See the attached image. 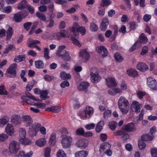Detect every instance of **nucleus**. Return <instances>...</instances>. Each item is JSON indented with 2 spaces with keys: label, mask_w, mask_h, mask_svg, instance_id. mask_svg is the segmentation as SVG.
I'll list each match as a JSON object with an SVG mask.
<instances>
[{
  "label": "nucleus",
  "mask_w": 157,
  "mask_h": 157,
  "mask_svg": "<svg viewBox=\"0 0 157 157\" xmlns=\"http://www.w3.org/2000/svg\"><path fill=\"white\" fill-rule=\"evenodd\" d=\"M22 121L26 127L30 126L32 124L33 120L31 117L28 115H25L22 117Z\"/></svg>",
  "instance_id": "9b49d317"
},
{
  "label": "nucleus",
  "mask_w": 157,
  "mask_h": 157,
  "mask_svg": "<svg viewBox=\"0 0 157 157\" xmlns=\"http://www.w3.org/2000/svg\"><path fill=\"white\" fill-rule=\"evenodd\" d=\"M60 77L62 79L67 80L71 78V75L70 74H67L64 71H62L60 74Z\"/></svg>",
  "instance_id": "72a5a7b5"
},
{
  "label": "nucleus",
  "mask_w": 157,
  "mask_h": 157,
  "mask_svg": "<svg viewBox=\"0 0 157 157\" xmlns=\"http://www.w3.org/2000/svg\"><path fill=\"white\" fill-rule=\"evenodd\" d=\"M111 114V111L110 110L107 109L103 113V117L104 118L107 119L109 117Z\"/></svg>",
  "instance_id": "0e129e2a"
},
{
  "label": "nucleus",
  "mask_w": 157,
  "mask_h": 157,
  "mask_svg": "<svg viewBox=\"0 0 157 157\" xmlns=\"http://www.w3.org/2000/svg\"><path fill=\"white\" fill-rule=\"evenodd\" d=\"M11 121L12 123L14 125L19 124L21 123V117L18 114L13 115L11 117Z\"/></svg>",
  "instance_id": "4468645a"
},
{
  "label": "nucleus",
  "mask_w": 157,
  "mask_h": 157,
  "mask_svg": "<svg viewBox=\"0 0 157 157\" xmlns=\"http://www.w3.org/2000/svg\"><path fill=\"white\" fill-rule=\"evenodd\" d=\"M38 25V22H35L33 23V25L32 26L30 31L29 32V34L30 35L32 34L34 32V30L37 27Z\"/></svg>",
  "instance_id": "bf43d9fd"
},
{
  "label": "nucleus",
  "mask_w": 157,
  "mask_h": 157,
  "mask_svg": "<svg viewBox=\"0 0 157 157\" xmlns=\"http://www.w3.org/2000/svg\"><path fill=\"white\" fill-rule=\"evenodd\" d=\"M8 94L7 91L5 90L4 85L0 86V94L7 95Z\"/></svg>",
  "instance_id": "13d9d810"
},
{
  "label": "nucleus",
  "mask_w": 157,
  "mask_h": 157,
  "mask_svg": "<svg viewBox=\"0 0 157 157\" xmlns=\"http://www.w3.org/2000/svg\"><path fill=\"white\" fill-rule=\"evenodd\" d=\"M104 125V122L103 120H101L97 124L95 130L97 132H100L102 130Z\"/></svg>",
  "instance_id": "cd10ccee"
},
{
  "label": "nucleus",
  "mask_w": 157,
  "mask_h": 157,
  "mask_svg": "<svg viewBox=\"0 0 157 157\" xmlns=\"http://www.w3.org/2000/svg\"><path fill=\"white\" fill-rule=\"evenodd\" d=\"M79 55L85 62H86L90 57L89 52L85 49H82L80 51Z\"/></svg>",
  "instance_id": "f8f14e48"
},
{
  "label": "nucleus",
  "mask_w": 157,
  "mask_h": 157,
  "mask_svg": "<svg viewBox=\"0 0 157 157\" xmlns=\"http://www.w3.org/2000/svg\"><path fill=\"white\" fill-rule=\"evenodd\" d=\"M61 137L62 138L61 143L63 147L67 148L70 147L72 141V138L64 135H61Z\"/></svg>",
  "instance_id": "20e7f679"
},
{
  "label": "nucleus",
  "mask_w": 157,
  "mask_h": 157,
  "mask_svg": "<svg viewBox=\"0 0 157 157\" xmlns=\"http://www.w3.org/2000/svg\"><path fill=\"white\" fill-rule=\"evenodd\" d=\"M121 129L128 132H133L136 130L135 125L133 122L129 123L127 124L124 125Z\"/></svg>",
  "instance_id": "9d476101"
},
{
  "label": "nucleus",
  "mask_w": 157,
  "mask_h": 157,
  "mask_svg": "<svg viewBox=\"0 0 157 157\" xmlns=\"http://www.w3.org/2000/svg\"><path fill=\"white\" fill-rule=\"evenodd\" d=\"M27 1H21L17 6V8L21 10L27 7Z\"/></svg>",
  "instance_id": "58836bf2"
},
{
  "label": "nucleus",
  "mask_w": 157,
  "mask_h": 157,
  "mask_svg": "<svg viewBox=\"0 0 157 157\" xmlns=\"http://www.w3.org/2000/svg\"><path fill=\"white\" fill-rule=\"evenodd\" d=\"M41 126V124L35 122L29 128L28 132L30 136L31 137L36 136Z\"/></svg>",
  "instance_id": "7ed1b4c3"
},
{
  "label": "nucleus",
  "mask_w": 157,
  "mask_h": 157,
  "mask_svg": "<svg viewBox=\"0 0 157 157\" xmlns=\"http://www.w3.org/2000/svg\"><path fill=\"white\" fill-rule=\"evenodd\" d=\"M141 107L142 106L141 105L139 104V103L136 101L133 102L131 106V107L132 111H135L136 113H139L140 112Z\"/></svg>",
  "instance_id": "a211bd4d"
},
{
  "label": "nucleus",
  "mask_w": 157,
  "mask_h": 157,
  "mask_svg": "<svg viewBox=\"0 0 157 157\" xmlns=\"http://www.w3.org/2000/svg\"><path fill=\"white\" fill-rule=\"evenodd\" d=\"M117 125V123L114 121L110 122L109 123V126L111 129L114 130L115 129Z\"/></svg>",
  "instance_id": "a18cd8bd"
},
{
  "label": "nucleus",
  "mask_w": 157,
  "mask_h": 157,
  "mask_svg": "<svg viewBox=\"0 0 157 157\" xmlns=\"http://www.w3.org/2000/svg\"><path fill=\"white\" fill-rule=\"evenodd\" d=\"M115 59L118 62H121L123 60V58L120 54L117 52L115 53L114 56Z\"/></svg>",
  "instance_id": "a19ab883"
},
{
  "label": "nucleus",
  "mask_w": 157,
  "mask_h": 157,
  "mask_svg": "<svg viewBox=\"0 0 157 157\" xmlns=\"http://www.w3.org/2000/svg\"><path fill=\"white\" fill-rule=\"evenodd\" d=\"M51 148L49 147H46L44 150L45 157H50V152Z\"/></svg>",
  "instance_id": "e2e57ef3"
},
{
  "label": "nucleus",
  "mask_w": 157,
  "mask_h": 157,
  "mask_svg": "<svg viewBox=\"0 0 157 157\" xmlns=\"http://www.w3.org/2000/svg\"><path fill=\"white\" fill-rule=\"evenodd\" d=\"M151 152L152 157H157V148H152L151 149Z\"/></svg>",
  "instance_id": "774afa93"
},
{
  "label": "nucleus",
  "mask_w": 157,
  "mask_h": 157,
  "mask_svg": "<svg viewBox=\"0 0 157 157\" xmlns=\"http://www.w3.org/2000/svg\"><path fill=\"white\" fill-rule=\"evenodd\" d=\"M50 1H40V3L41 4H48V7L49 12L52 13L54 10V6L53 3L50 2Z\"/></svg>",
  "instance_id": "b1692460"
},
{
  "label": "nucleus",
  "mask_w": 157,
  "mask_h": 157,
  "mask_svg": "<svg viewBox=\"0 0 157 157\" xmlns=\"http://www.w3.org/2000/svg\"><path fill=\"white\" fill-rule=\"evenodd\" d=\"M48 92L47 90H43L41 91L40 94V97L42 100H46L47 98H49L48 95Z\"/></svg>",
  "instance_id": "e433bc0d"
},
{
  "label": "nucleus",
  "mask_w": 157,
  "mask_h": 157,
  "mask_svg": "<svg viewBox=\"0 0 157 157\" xmlns=\"http://www.w3.org/2000/svg\"><path fill=\"white\" fill-rule=\"evenodd\" d=\"M137 69L140 71L144 72L147 71L148 69V67L145 63L140 62L136 65Z\"/></svg>",
  "instance_id": "412c9836"
},
{
  "label": "nucleus",
  "mask_w": 157,
  "mask_h": 157,
  "mask_svg": "<svg viewBox=\"0 0 157 157\" xmlns=\"http://www.w3.org/2000/svg\"><path fill=\"white\" fill-rule=\"evenodd\" d=\"M129 135L126 132L123 134V135L121 137V139L122 140V141L123 143L127 142V140L129 138Z\"/></svg>",
  "instance_id": "49530a36"
},
{
  "label": "nucleus",
  "mask_w": 157,
  "mask_h": 157,
  "mask_svg": "<svg viewBox=\"0 0 157 157\" xmlns=\"http://www.w3.org/2000/svg\"><path fill=\"white\" fill-rule=\"evenodd\" d=\"M84 111L86 115V118H90L94 113V109L90 106L86 107L84 109Z\"/></svg>",
  "instance_id": "f3484780"
},
{
  "label": "nucleus",
  "mask_w": 157,
  "mask_h": 157,
  "mask_svg": "<svg viewBox=\"0 0 157 157\" xmlns=\"http://www.w3.org/2000/svg\"><path fill=\"white\" fill-rule=\"evenodd\" d=\"M118 106L121 111L123 114H127L128 111L129 103L128 100L124 97H121L118 102Z\"/></svg>",
  "instance_id": "f257e3e1"
},
{
  "label": "nucleus",
  "mask_w": 157,
  "mask_h": 157,
  "mask_svg": "<svg viewBox=\"0 0 157 157\" xmlns=\"http://www.w3.org/2000/svg\"><path fill=\"white\" fill-rule=\"evenodd\" d=\"M33 154L32 151L28 152L26 154L22 151H20L17 155V157H31Z\"/></svg>",
  "instance_id": "2f4dec72"
},
{
  "label": "nucleus",
  "mask_w": 157,
  "mask_h": 157,
  "mask_svg": "<svg viewBox=\"0 0 157 157\" xmlns=\"http://www.w3.org/2000/svg\"><path fill=\"white\" fill-rule=\"evenodd\" d=\"M71 40L72 41V43L75 45L80 47L81 46V45L79 41L76 39L74 37H71Z\"/></svg>",
  "instance_id": "6e6d98bb"
},
{
  "label": "nucleus",
  "mask_w": 157,
  "mask_h": 157,
  "mask_svg": "<svg viewBox=\"0 0 157 157\" xmlns=\"http://www.w3.org/2000/svg\"><path fill=\"white\" fill-rule=\"evenodd\" d=\"M90 29L93 32L96 31L98 29V27L94 22H91L90 24Z\"/></svg>",
  "instance_id": "864d4df0"
},
{
  "label": "nucleus",
  "mask_w": 157,
  "mask_h": 157,
  "mask_svg": "<svg viewBox=\"0 0 157 157\" xmlns=\"http://www.w3.org/2000/svg\"><path fill=\"white\" fill-rule=\"evenodd\" d=\"M5 131L6 133L9 136L12 135L14 133V130L13 125L8 124L5 128Z\"/></svg>",
  "instance_id": "a878e982"
},
{
  "label": "nucleus",
  "mask_w": 157,
  "mask_h": 157,
  "mask_svg": "<svg viewBox=\"0 0 157 157\" xmlns=\"http://www.w3.org/2000/svg\"><path fill=\"white\" fill-rule=\"evenodd\" d=\"M40 43V41L38 40H32L30 41L28 44V46L30 48H33L36 44Z\"/></svg>",
  "instance_id": "37998d69"
},
{
  "label": "nucleus",
  "mask_w": 157,
  "mask_h": 157,
  "mask_svg": "<svg viewBox=\"0 0 157 157\" xmlns=\"http://www.w3.org/2000/svg\"><path fill=\"white\" fill-rule=\"evenodd\" d=\"M107 147H108V148L111 147L110 144L108 143H105L101 144L99 148V151L100 154H102L103 152H104L105 150L107 149Z\"/></svg>",
  "instance_id": "bb28decb"
},
{
  "label": "nucleus",
  "mask_w": 157,
  "mask_h": 157,
  "mask_svg": "<svg viewBox=\"0 0 157 157\" xmlns=\"http://www.w3.org/2000/svg\"><path fill=\"white\" fill-rule=\"evenodd\" d=\"M138 25L135 21L131 22L130 23V30H134L137 27Z\"/></svg>",
  "instance_id": "69168bd1"
},
{
  "label": "nucleus",
  "mask_w": 157,
  "mask_h": 157,
  "mask_svg": "<svg viewBox=\"0 0 157 157\" xmlns=\"http://www.w3.org/2000/svg\"><path fill=\"white\" fill-rule=\"evenodd\" d=\"M25 58V55H20L16 56L14 59V61L16 62L19 63L23 61Z\"/></svg>",
  "instance_id": "4c0bfd02"
},
{
  "label": "nucleus",
  "mask_w": 157,
  "mask_h": 157,
  "mask_svg": "<svg viewBox=\"0 0 157 157\" xmlns=\"http://www.w3.org/2000/svg\"><path fill=\"white\" fill-rule=\"evenodd\" d=\"M87 141L84 139H79L76 143V146L81 149H84L87 146Z\"/></svg>",
  "instance_id": "ddd939ff"
},
{
  "label": "nucleus",
  "mask_w": 157,
  "mask_h": 157,
  "mask_svg": "<svg viewBox=\"0 0 157 157\" xmlns=\"http://www.w3.org/2000/svg\"><path fill=\"white\" fill-rule=\"evenodd\" d=\"M32 25V23L30 22H27L24 23L23 24L24 29L27 31L29 30Z\"/></svg>",
  "instance_id": "680f3d73"
},
{
  "label": "nucleus",
  "mask_w": 157,
  "mask_h": 157,
  "mask_svg": "<svg viewBox=\"0 0 157 157\" xmlns=\"http://www.w3.org/2000/svg\"><path fill=\"white\" fill-rule=\"evenodd\" d=\"M35 65L36 68L39 69L43 68L44 66L43 62L39 60L35 62Z\"/></svg>",
  "instance_id": "ea45409f"
},
{
  "label": "nucleus",
  "mask_w": 157,
  "mask_h": 157,
  "mask_svg": "<svg viewBox=\"0 0 157 157\" xmlns=\"http://www.w3.org/2000/svg\"><path fill=\"white\" fill-rule=\"evenodd\" d=\"M67 35H68L67 31L62 30L59 32L54 33L52 36L53 39L60 40L62 37H65Z\"/></svg>",
  "instance_id": "0eeeda50"
},
{
  "label": "nucleus",
  "mask_w": 157,
  "mask_h": 157,
  "mask_svg": "<svg viewBox=\"0 0 157 157\" xmlns=\"http://www.w3.org/2000/svg\"><path fill=\"white\" fill-rule=\"evenodd\" d=\"M138 41H136L133 45V46L129 49V51L131 52L134 51L136 49L139 48H140V46L139 44H138Z\"/></svg>",
  "instance_id": "8fccbe9b"
},
{
  "label": "nucleus",
  "mask_w": 157,
  "mask_h": 157,
  "mask_svg": "<svg viewBox=\"0 0 157 157\" xmlns=\"http://www.w3.org/2000/svg\"><path fill=\"white\" fill-rule=\"evenodd\" d=\"M125 132L124 130H119L113 133V135L115 136H122Z\"/></svg>",
  "instance_id": "603ef678"
},
{
  "label": "nucleus",
  "mask_w": 157,
  "mask_h": 157,
  "mask_svg": "<svg viewBox=\"0 0 157 157\" xmlns=\"http://www.w3.org/2000/svg\"><path fill=\"white\" fill-rule=\"evenodd\" d=\"M36 16L40 20L44 21L46 20V17L44 14H42L39 12H36Z\"/></svg>",
  "instance_id": "3c124183"
},
{
  "label": "nucleus",
  "mask_w": 157,
  "mask_h": 157,
  "mask_svg": "<svg viewBox=\"0 0 157 157\" xmlns=\"http://www.w3.org/2000/svg\"><path fill=\"white\" fill-rule=\"evenodd\" d=\"M19 142L21 144L24 145H29L31 143V140L28 138H20Z\"/></svg>",
  "instance_id": "79ce46f5"
},
{
  "label": "nucleus",
  "mask_w": 157,
  "mask_h": 157,
  "mask_svg": "<svg viewBox=\"0 0 157 157\" xmlns=\"http://www.w3.org/2000/svg\"><path fill=\"white\" fill-rule=\"evenodd\" d=\"M88 154L87 151H82L77 152L75 154V157H86Z\"/></svg>",
  "instance_id": "f704fd0d"
},
{
  "label": "nucleus",
  "mask_w": 157,
  "mask_h": 157,
  "mask_svg": "<svg viewBox=\"0 0 157 157\" xmlns=\"http://www.w3.org/2000/svg\"><path fill=\"white\" fill-rule=\"evenodd\" d=\"M13 33L12 28L11 26H9L8 28L7 29L6 36V40H9L10 39L13 35Z\"/></svg>",
  "instance_id": "c85d7f7f"
},
{
  "label": "nucleus",
  "mask_w": 157,
  "mask_h": 157,
  "mask_svg": "<svg viewBox=\"0 0 157 157\" xmlns=\"http://www.w3.org/2000/svg\"><path fill=\"white\" fill-rule=\"evenodd\" d=\"M89 86V83L87 82H82L78 86V89L79 90L87 91V88Z\"/></svg>",
  "instance_id": "aec40b11"
},
{
  "label": "nucleus",
  "mask_w": 157,
  "mask_h": 157,
  "mask_svg": "<svg viewBox=\"0 0 157 157\" xmlns=\"http://www.w3.org/2000/svg\"><path fill=\"white\" fill-rule=\"evenodd\" d=\"M56 142V135L55 133H53L50 136L49 143L50 145L54 146L55 145Z\"/></svg>",
  "instance_id": "7c9ffc66"
},
{
  "label": "nucleus",
  "mask_w": 157,
  "mask_h": 157,
  "mask_svg": "<svg viewBox=\"0 0 157 157\" xmlns=\"http://www.w3.org/2000/svg\"><path fill=\"white\" fill-rule=\"evenodd\" d=\"M147 84L149 87L153 90L157 89V82L152 78L149 77L147 78Z\"/></svg>",
  "instance_id": "6e6552de"
},
{
  "label": "nucleus",
  "mask_w": 157,
  "mask_h": 157,
  "mask_svg": "<svg viewBox=\"0 0 157 157\" xmlns=\"http://www.w3.org/2000/svg\"><path fill=\"white\" fill-rule=\"evenodd\" d=\"M74 101L75 103L73 104V106L75 109H78L80 107V104L78 99H74Z\"/></svg>",
  "instance_id": "5fc2aeb1"
},
{
  "label": "nucleus",
  "mask_w": 157,
  "mask_h": 157,
  "mask_svg": "<svg viewBox=\"0 0 157 157\" xmlns=\"http://www.w3.org/2000/svg\"><path fill=\"white\" fill-rule=\"evenodd\" d=\"M17 67V64L15 63L10 65L6 70V72L9 74V75H6V76L11 78H14L16 77L17 74L16 69Z\"/></svg>",
  "instance_id": "f03ea898"
},
{
  "label": "nucleus",
  "mask_w": 157,
  "mask_h": 157,
  "mask_svg": "<svg viewBox=\"0 0 157 157\" xmlns=\"http://www.w3.org/2000/svg\"><path fill=\"white\" fill-rule=\"evenodd\" d=\"M127 73L128 75L131 77H136L138 75L137 71L133 69L127 70Z\"/></svg>",
  "instance_id": "c9c22d12"
},
{
  "label": "nucleus",
  "mask_w": 157,
  "mask_h": 157,
  "mask_svg": "<svg viewBox=\"0 0 157 157\" xmlns=\"http://www.w3.org/2000/svg\"><path fill=\"white\" fill-rule=\"evenodd\" d=\"M36 82L33 80L29 84H28L26 86V89L28 91H30L33 88L34 85L36 84Z\"/></svg>",
  "instance_id": "de8ad7c7"
},
{
  "label": "nucleus",
  "mask_w": 157,
  "mask_h": 157,
  "mask_svg": "<svg viewBox=\"0 0 157 157\" xmlns=\"http://www.w3.org/2000/svg\"><path fill=\"white\" fill-rule=\"evenodd\" d=\"M46 143V141L44 139H40L37 140L36 142V144L40 147L44 146Z\"/></svg>",
  "instance_id": "c03bdc74"
},
{
  "label": "nucleus",
  "mask_w": 157,
  "mask_h": 157,
  "mask_svg": "<svg viewBox=\"0 0 157 157\" xmlns=\"http://www.w3.org/2000/svg\"><path fill=\"white\" fill-rule=\"evenodd\" d=\"M109 24V21L106 17H104L101 21L100 25V29L101 30L105 31L107 28Z\"/></svg>",
  "instance_id": "2eb2a0df"
},
{
  "label": "nucleus",
  "mask_w": 157,
  "mask_h": 157,
  "mask_svg": "<svg viewBox=\"0 0 157 157\" xmlns=\"http://www.w3.org/2000/svg\"><path fill=\"white\" fill-rule=\"evenodd\" d=\"M156 131L155 127V126L152 127L150 130V133H148L142 135L141 136V139L145 141L151 140L154 137L153 134L155 133Z\"/></svg>",
  "instance_id": "39448f33"
},
{
  "label": "nucleus",
  "mask_w": 157,
  "mask_h": 157,
  "mask_svg": "<svg viewBox=\"0 0 157 157\" xmlns=\"http://www.w3.org/2000/svg\"><path fill=\"white\" fill-rule=\"evenodd\" d=\"M15 46L13 44H9L8 46L5 48V51L2 53V56H5V54H8L10 51H14L16 50Z\"/></svg>",
  "instance_id": "393cba45"
},
{
  "label": "nucleus",
  "mask_w": 157,
  "mask_h": 157,
  "mask_svg": "<svg viewBox=\"0 0 157 157\" xmlns=\"http://www.w3.org/2000/svg\"><path fill=\"white\" fill-rule=\"evenodd\" d=\"M20 148L19 143L15 141H13L9 144V150L12 154H16Z\"/></svg>",
  "instance_id": "423d86ee"
},
{
  "label": "nucleus",
  "mask_w": 157,
  "mask_h": 157,
  "mask_svg": "<svg viewBox=\"0 0 157 157\" xmlns=\"http://www.w3.org/2000/svg\"><path fill=\"white\" fill-rule=\"evenodd\" d=\"M56 54L58 56H60L64 60L70 61L71 60L69 52L65 50L57 52Z\"/></svg>",
  "instance_id": "1a4fd4ad"
},
{
  "label": "nucleus",
  "mask_w": 157,
  "mask_h": 157,
  "mask_svg": "<svg viewBox=\"0 0 157 157\" xmlns=\"http://www.w3.org/2000/svg\"><path fill=\"white\" fill-rule=\"evenodd\" d=\"M139 42L138 44L141 46V44H145L148 41V39L147 37L145 36L144 34L143 33H141L139 37V40L137 41Z\"/></svg>",
  "instance_id": "5701e85b"
},
{
  "label": "nucleus",
  "mask_w": 157,
  "mask_h": 157,
  "mask_svg": "<svg viewBox=\"0 0 157 157\" xmlns=\"http://www.w3.org/2000/svg\"><path fill=\"white\" fill-rule=\"evenodd\" d=\"M22 20V18L20 13L18 12L14 14L13 20L16 23L21 22Z\"/></svg>",
  "instance_id": "473e14b6"
},
{
  "label": "nucleus",
  "mask_w": 157,
  "mask_h": 157,
  "mask_svg": "<svg viewBox=\"0 0 157 157\" xmlns=\"http://www.w3.org/2000/svg\"><path fill=\"white\" fill-rule=\"evenodd\" d=\"M98 52L101 54L104 57L107 56L108 53L106 48L103 46H101L98 47Z\"/></svg>",
  "instance_id": "4be33fe9"
},
{
  "label": "nucleus",
  "mask_w": 157,
  "mask_h": 157,
  "mask_svg": "<svg viewBox=\"0 0 157 157\" xmlns=\"http://www.w3.org/2000/svg\"><path fill=\"white\" fill-rule=\"evenodd\" d=\"M76 135L78 136H83L84 134V131L82 128H80L77 129L75 132Z\"/></svg>",
  "instance_id": "4d7b16f0"
},
{
  "label": "nucleus",
  "mask_w": 157,
  "mask_h": 157,
  "mask_svg": "<svg viewBox=\"0 0 157 157\" xmlns=\"http://www.w3.org/2000/svg\"><path fill=\"white\" fill-rule=\"evenodd\" d=\"M106 84L109 87L113 86H116L117 85V83L114 78L109 77L105 79Z\"/></svg>",
  "instance_id": "dca6fc26"
},
{
  "label": "nucleus",
  "mask_w": 157,
  "mask_h": 157,
  "mask_svg": "<svg viewBox=\"0 0 157 157\" xmlns=\"http://www.w3.org/2000/svg\"><path fill=\"white\" fill-rule=\"evenodd\" d=\"M60 110V108L59 106H52L50 107L47 108L45 110L46 111L52 112L56 113L59 112Z\"/></svg>",
  "instance_id": "c756f323"
},
{
  "label": "nucleus",
  "mask_w": 157,
  "mask_h": 157,
  "mask_svg": "<svg viewBox=\"0 0 157 157\" xmlns=\"http://www.w3.org/2000/svg\"><path fill=\"white\" fill-rule=\"evenodd\" d=\"M90 80L93 83H96L99 82L101 79V77L98 73H90Z\"/></svg>",
  "instance_id": "6ab92c4d"
},
{
  "label": "nucleus",
  "mask_w": 157,
  "mask_h": 157,
  "mask_svg": "<svg viewBox=\"0 0 157 157\" xmlns=\"http://www.w3.org/2000/svg\"><path fill=\"white\" fill-rule=\"evenodd\" d=\"M57 157H66V155L64 151L62 149H59L57 152Z\"/></svg>",
  "instance_id": "052dcab7"
},
{
  "label": "nucleus",
  "mask_w": 157,
  "mask_h": 157,
  "mask_svg": "<svg viewBox=\"0 0 157 157\" xmlns=\"http://www.w3.org/2000/svg\"><path fill=\"white\" fill-rule=\"evenodd\" d=\"M19 135L21 138H25L26 136V131L25 129L23 128H21L19 131Z\"/></svg>",
  "instance_id": "09e8293b"
},
{
  "label": "nucleus",
  "mask_w": 157,
  "mask_h": 157,
  "mask_svg": "<svg viewBox=\"0 0 157 157\" xmlns=\"http://www.w3.org/2000/svg\"><path fill=\"white\" fill-rule=\"evenodd\" d=\"M141 140H139L138 141V146L140 149H144L146 146L145 143L143 141H144Z\"/></svg>",
  "instance_id": "338daca9"
}]
</instances>
